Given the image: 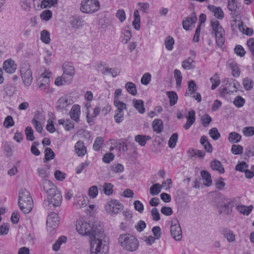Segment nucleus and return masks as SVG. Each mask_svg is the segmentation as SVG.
<instances>
[{"mask_svg": "<svg viewBox=\"0 0 254 254\" xmlns=\"http://www.w3.org/2000/svg\"><path fill=\"white\" fill-rule=\"evenodd\" d=\"M76 228L80 235L90 237L91 254H107V246L102 243L105 233L101 226L81 219L77 221Z\"/></svg>", "mask_w": 254, "mask_h": 254, "instance_id": "1", "label": "nucleus"}, {"mask_svg": "<svg viewBox=\"0 0 254 254\" xmlns=\"http://www.w3.org/2000/svg\"><path fill=\"white\" fill-rule=\"evenodd\" d=\"M18 204L24 214L29 213L33 207V201L30 192L25 189H21L19 193Z\"/></svg>", "mask_w": 254, "mask_h": 254, "instance_id": "2", "label": "nucleus"}, {"mask_svg": "<svg viewBox=\"0 0 254 254\" xmlns=\"http://www.w3.org/2000/svg\"><path fill=\"white\" fill-rule=\"evenodd\" d=\"M118 241L122 247L130 252L136 251L139 246L138 241L136 238L128 234L121 235Z\"/></svg>", "mask_w": 254, "mask_h": 254, "instance_id": "3", "label": "nucleus"}, {"mask_svg": "<svg viewBox=\"0 0 254 254\" xmlns=\"http://www.w3.org/2000/svg\"><path fill=\"white\" fill-rule=\"evenodd\" d=\"M62 201V196L60 191L57 190L47 195V199L43 202V205L46 210H53L55 207L60 206Z\"/></svg>", "mask_w": 254, "mask_h": 254, "instance_id": "4", "label": "nucleus"}, {"mask_svg": "<svg viewBox=\"0 0 254 254\" xmlns=\"http://www.w3.org/2000/svg\"><path fill=\"white\" fill-rule=\"evenodd\" d=\"M211 26L216 37V42L219 47H221L225 42V31L217 20L211 21Z\"/></svg>", "mask_w": 254, "mask_h": 254, "instance_id": "5", "label": "nucleus"}, {"mask_svg": "<svg viewBox=\"0 0 254 254\" xmlns=\"http://www.w3.org/2000/svg\"><path fill=\"white\" fill-rule=\"evenodd\" d=\"M100 8V3L98 0H82L80 10L85 13H92Z\"/></svg>", "mask_w": 254, "mask_h": 254, "instance_id": "6", "label": "nucleus"}, {"mask_svg": "<svg viewBox=\"0 0 254 254\" xmlns=\"http://www.w3.org/2000/svg\"><path fill=\"white\" fill-rule=\"evenodd\" d=\"M20 73L21 76L26 86H29L31 85L33 77L32 75V71L30 68V65L28 63L24 62L20 65Z\"/></svg>", "mask_w": 254, "mask_h": 254, "instance_id": "7", "label": "nucleus"}, {"mask_svg": "<svg viewBox=\"0 0 254 254\" xmlns=\"http://www.w3.org/2000/svg\"><path fill=\"white\" fill-rule=\"evenodd\" d=\"M124 206L116 199H111L109 201L106 206L105 209L110 214H117L123 210Z\"/></svg>", "mask_w": 254, "mask_h": 254, "instance_id": "8", "label": "nucleus"}, {"mask_svg": "<svg viewBox=\"0 0 254 254\" xmlns=\"http://www.w3.org/2000/svg\"><path fill=\"white\" fill-rule=\"evenodd\" d=\"M235 201L231 199H225L224 201L217 205L219 214L229 215L232 212Z\"/></svg>", "mask_w": 254, "mask_h": 254, "instance_id": "9", "label": "nucleus"}, {"mask_svg": "<svg viewBox=\"0 0 254 254\" xmlns=\"http://www.w3.org/2000/svg\"><path fill=\"white\" fill-rule=\"evenodd\" d=\"M170 232L172 237L174 239L178 241L181 240L182 238V229L177 219H175L172 221Z\"/></svg>", "mask_w": 254, "mask_h": 254, "instance_id": "10", "label": "nucleus"}, {"mask_svg": "<svg viewBox=\"0 0 254 254\" xmlns=\"http://www.w3.org/2000/svg\"><path fill=\"white\" fill-rule=\"evenodd\" d=\"M40 187L41 190L46 192L47 195L58 190L57 187L47 179H43L41 181Z\"/></svg>", "mask_w": 254, "mask_h": 254, "instance_id": "11", "label": "nucleus"}, {"mask_svg": "<svg viewBox=\"0 0 254 254\" xmlns=\"http://www.w3.org/2000/svg\"><path fill=\"white\" fill-rule=\"evenodd\" d=\"M64 73L63 74V80H65V76H67V82L71 81L73 76L75 74L74 68L71 63H64L63 66Z\"/></svg>", "mask_w": 254, "mask_h": 254, "instance_id": "12", "label": "nucleus"}, {"mask_svg": "<svg viewBox=\"0 0 254 254\" xmlns=\"http://www.w3.org/2000/svg\"><path fill=\"white\" fill-rule=\"evenodd\" d=\"M59 221L60 220L58 214L52 212L47 217V227L48 228L54 229L58 227Z\"/></svg>", "mask_w": 254, "mask_h": 254, "instance_id": "13", "label": "nucleus"}, {"mask_svg": "<svg viewBox=\"0 0 254 254\" xmlns=\"http://www.w3.org/2000/svg\"><path fill=\"white\" fill-rule=\"evenodd\" d=\"M227 8L231 11V15L232 18L238 17L240 16L239 13L237 11L238 8L237 0H228Z\"/></svg>", "mask_w": 254, "mask_h": 254, "instance_id": "14", "label": "nucleus"}, {"mask_svg": "<svg viewBox=\"0 0 254 254\" xmlns=\"http://www.w3.org/2000/svg\"><path fill=\"white\" fill-rule=\"evenodd\" d=\"M197 20V17L195 12L192 13L190 17H186L183 20L182 25L183 28L188 30L191 25L194 24Z\"/></svg>", "mask_w": 254, "mask_h": 254, "instance_id": "15", "label": "nucleus"}, {"mask_svg": "<svg viewBox=\"0 0 254 254\" xmlns=\"http://www.w3.org/2000/svg\"><path fill=\"white\" fill-rule=\"evenodd\" d=\"M188 116H186L187 119L186 123L184 125L183 127L186 129H189L193 125L195 120V112L192 110L189 112Z\"/></svg>", "mask_w": 254, "mask_h": 254, "instance_id": "16", "label": "nucleus"}, {"mask_svg": "<svg viewBox=\"0 0 254 254\" xmlns=\"http://www.w3.org/2000/svg\"><path fill=\"white\" fill-rule=\"evenodd\" d=\"M69 22L73 28L78 29L83 25L84 21L79 16L75 15L70 17Z\"/></svg>", "mask_w": 254, "mask_h": 254, "instance_id": "17", "label": "nucleus"}, {"mask_svg": "<svg viewBox=\"0 0 254 254\" xmlns=\"http://www.w3.org/2000/svg\"><path fill=\"white\" fill-rule=\"evenodd\" d=\"M3 68L7 73H13L16 69V65L13 60H7L4 61Z\"/></svg>", "mask_w": 254, "mask_h": 254, "instance_id": "18", "label": "nucleus"}, {"mask_svg": "<svg viewBox=\"0 0 254 254\" xmlns=\"http://www.w3.org/2000/svg\"><path fill=\"white\" fill-rule=\"evenodd\" d=\"M80 114V107L78 105H73L70 111V116L71 119L73 120L76 122L79 121V115Z\"/></svg>", "mask_w": 254, "mask_h": 254, "instance_id": "19", "label": "nucleus"}, {"mask_svg": "<svg viewBox=\"0 0 254 254\" xmlns=\"http://www.w3.org/2000/svg\"><path fill=\"white\" fill-rule=\"evenodd\" d=\"M75 150L79 156L82 157L86 153V148L81 140L78 141L75 145Z\"/></svg>", "mask_w": 254, "mask_h": 254, "instance_id": "20", "label": "nucleus"}, {"mask_svg": "<svg viewBox=\"0 0 254 254\" xmlns=\"http://www.w3.org/2000/svg\"><path fill=\"white\" fill-rule=\"evenodd\" d=\"M204 185L205 186L209 187L212 184V179L210 173L206 170H202L200 172Z\"/></svg>", "mask_w": 254, "mask_h": 254, "instance_id": "21", "label": "nucleus"}, {"mask_svg": "<svg viewBox=\"0 0 254 254\" xmlns=\"http://www.w3.org/2000/svg\"><path fill=\"white\" fill-rule=\"evenodd\" d=\"M200 143L203 146L204 148L207 152H212V146L209 142L207 136L205 135L202 136L200 139Z\"/></svg>", "mask_w": 254, "mask_h": 254, "instance_id": "22", "label": "nucleus"}, {"mask_svg": "<svg viewBox=\"0 0 254 254\" xmlns=\"http://www.w3.org/2000/svg\"><path fill=\"white\" fill-rule=\"evenodd\" d=\"M70 103L65 96L61 97L57 103L56 109L57 110L63 109L66 107Z\"/></svg>", "mask_w": 254, "mask_h": 254, "instance_id": "23", "label": "nucleus"}, {"mask_svg": "<svg viewBox=\"0 0 254 254\" xmlns=\"http://www.w3.org/2000/svg\"><path fill=\"white\" fill-rule=\"evenodd\" d=\"M210 166L212 170L218 171L220 173H224L225 172L224 168L219 161L214 160L210 163Z\"/></svg>", "mask_w": 254, "mask_h": 254, "instance_id": "24", "label": "nucleus"}, {"mask_svg": "<svg viewBox=\"0 0 254 254\" xmlns=\"http://www.w3.org/2000/svg\"><path fill=\"white\" fill-rule=\"evenodd\" d=\"M152 127L154 131L159 133L163 130V124L160 119H155L152 123Z\"/></svg>", "mask_w": 254, "mask_h": 254, "instance_id": "25", "label": "nucleus"}, {"mask_svg": "<svg viewBox=\"0 0 254 254\" xmlns=\"http://www.w3.org/2000/svg\"><path fill=\"white\" fill-rule=\"evenodd\" d=\"M101 72L104 75L111 74L112 77H115L120 73V71L117 68L105 67L101 70Z\"/></svg>", "mask_w": 254, "mask_h": 254, "instance_id": "26", "label": "nucleus"}, {"mask_svg": "<svg viewBox=\"0 0 254 254\" xmlns=\"http://www.w3.org/2000/svg\"><path fill=\"white\" fill-rule=\"evenodd\" d=\"M236 208L240 213L245 215H248L252 212L253 207L252 205L246 206L245 205H238L237 206Z\"/></svg>", "mask_w": 254, "mask_h": 254, "instance_id": "27", "label": "nucleus"}, {"mask_svg": "<svg viewBox=\"0 0 254 254\" xmlns=\"http://www.w3.org/2000/svg\"><path fill=\"white\" fill-rule=\"evenodd\" d=\"M133 105L135 108L140 114H143L145 112V108L144 107V103L142 100L133 99Z\"/></svg>", "mask_w": 254, "mask_h": 254, "instance_id": "28", "label": "nucleus"}, {"mask_svg": "<svg viewBox=\"0 0 254 254\" xmlns=\"http://www.w3.org/2000/svg\"><path fill=\"white\" fill-rule=\"evenodd\" d=\"M125 88L128 93L132 95H135L137 94L136 87L134 83L131 82H128L125 85Z\"/></svg>", "mask_w": 254, "mask_h": 254, "instance_id": "29", "label": "nucleus"}, {"mask_svg": "<svg viewBox=\"0 0 254 254\" xmlns=\"http://www.w3.org/2000/svg\"><path fill=\"white\" fill-rule=\"evenodd\" d=\"M150 139V137L149 136L137 135L135 136L134 140L140 145L144 146L146 143L147 140Z\"/></svg>", "mask_w": 254, "mask_h": 254, "instance_id": "30", "label": "nucleus"}, {"mask_svg": "<svg viewBox=\"0 0 254 254\" xmlns=\"http://www.w3.org/2000/svg\"><path fill=\"white\" fill-rule=\"evenodd\" d=\"M238 27L239 30L247 35L251 36L253 33V30L245 26L242 21L238 23Z\"/></svg>", "mask_w": 254, "mask_h": 254, "instance_id": "31", "label": "nucleus"}, {"mask_svg": "<svg viewBox=\"0 0 254 254\" xmlns=\"http://www.w3.org/2000/svg\"><path fill=\"white\" fill-rule=\"evenodd\" d=\"M66 240L67 238L65 236H62L59 237L53 245V250L55 251H58L60 248L61 245L64 243H65Z\"/></svg>", "mask_w": 254, "mask_h": 254, "instance_id": "32", "label": "nucleus"}, {"mask_svg": "<svg viewBox=\"0 0 254 254\" xmlns=\"http://www.w3.org/2000/svg\"><path fill=\"white\" fill-rule=\"evenodd\" d=\"M162 188V185L159 184H153L150 188V193L152 195H156L160 192Z\"/></svg>", "mask_w": 254, "mask_h": 254, "instance_id": "33", "label": "nucleus"}, {"mask_svg": "<svg viewBox=\"0 0 254 254\" xmlns=\"http://www.w3.org/2000/svg\"><path fill=\"white\" fill-rule=\"evenodd\" d=\"M228 139L231 143H238L241 139V135L236 132H232L229 133Z\"/></svg>", "mask_w": 254, "mask_h": 254, "instance_id": "34", "label": "nucleus"}, {"mask_svg": "<svg viewBox=\"0 0 254 254\" xmlns=\"http://www.w3.org/2000/svg\"><path fill=\"white\" fill-rule=\"evenodd\" d=\"M222 234L229 242L235 241V235L231 230L225 229L222 231Z\"/></svg>", "mask_w": 254, "mask_h": 254, "instance_id": "35", "label": "nucleus"}, {"mask_svg": "<svg viewBox=\"0 0 254 254\" xmlns=\"http://www.w3.org/2000/svg\"><path fill=\"white\" fill-rule=\"evenodd\" d=\"M167 94L170 99V105H174L178 101V96L174 91H168Z\"/></svg>", "mask_w": 254, "mask_h": 254, "instance_id": "36", "label": "nucleus"}, {"mask_svg": "<svg viewBox=\"0 0 254 254\" xmlns=\"http://www.w3.org/2000/svg\"><path fill=\"white\" fill-rule=\"evenodd\" d=\"M174 43V39L172 37L170 36H168L165 40V47L169 51H171L173 50Z\"/></svg>", "mask_w": 254, "mask_h": 254, "instance_id": "37", "label": "nucleus"}, {"mask_svg": "<svg viewBox=\"0 0 254 254\" xmlns=\"http://www.w3.org/2000/svg\"><path fill=\"white\" fill-rule=\"evenodd\" d=\"M193 62H194V60L191 57H189L182 62V66L186 69L193 68L194 66L192 65L191 63Z\"/></svg>", "mask_w": 254, "mask_h": 254, "instance_id": "38", "label": "nucleus"}, {"mask_svg": "<svg viewBox=\"0 0 254 254\" xmlns=\"http://www.w3.org/2000/svg\"><path fill=\"white\" fill-rule=\"evenodd\" d=\"M229 66L232 70V75L234 77H239L240 75V70L237 64L235 62H232L230 64Z\"/></svg>", "mask_w": 254, "mask_h": 254, "instance_id": "39", "label": "nucleus"}, {"mask_svg": "<svg viewBox=\"0 0 254 254\" xmlns=\"http://www.w3.org/2000/svg\"><path fill=\"white\" fill-rule=\"evenodd\" d=\"M41 40L45 44H49L51 39L50 33L46 30H44L41 32Z\"/></svg>", "mask_w": 254, "mask_h": 254, "instance_id": "40", "label": "nucleus"}, {"mask_svg": "<svg viewBox=\"0 0 254 254\" xmlns=\"http://www.w3.org/2000/svg\"><path fill=\"white\" fill-rule=\"evenodd\" d=\"M55 157V154L51 148H46L45 149V158L46 161L53 159Z\"/></svg>", "mask_w": 254, "mask_h": 254, "instance_id": "41", "label": "nucleus"}, {"mask_svg": "<svg viewBox=\"0 0 254 254\" xmlns=\"http://www.w3.org/2000/svg\"><path fill=\"white\" fill-rule=\"evenodd\" d=\"M178 139V135L177 133H173L169 138L168 141V145L169 147L174 148L176 145V143Z\"/></svg>", "mask_w": 254, "mask_h": 254, "instance_id": "42", "label": "nucleus"}, {"mask_svg": "<svg viewBox=\"0 0 254 254\" xmlns=\"http://www.w3.org/2000/svg\"><path fill=\"white\" fill-rule=\"evenodd\" d=\"M209 135L214 140H217L220 137V133L216 127L210 129L209 131Z\"/></svg>", "mask_w": 254, "mask_h": 254, "instance_id": "43", "label": "nucleus"}, {"mask_svg": "<svg viewBox=\"0 0 254 254\" xmlns=\"http://www.w3.org/2000/svg\"><path fill=\"white\" fill-rule=\"evenodd\" d=\"M243 84L246 90H250L253 87V81L249 77H246L243 80Z\"/></svg>", "mask_w": 254, "mask_h": 254, "instance_id": "44", "label": "nucleus"}, {"mask_svg": "<svg viewBox=\"0 0 254 254\" xmlns=\"http://www.w3.org/2000/svg\"><path fill=\"white\" fill-rule=\"evenodd\" d=\"M113 185L110 183H106L103 185V191L105 194L110 195L113 193Z\"/></svg>", "mask_w": 254, "mask_h": 254, "instance_id": "45", "label": "nucleus"}, {"mask_svg": "<svg viewBox=\"0 0 254 254\" xmlns=\"http://www.w3.org/2000/svg\"><path fill=\"white\" fill-rule=\"evenodd\" d=\"M37 171L39 176L43 179H47L50 176V172L44 168H39Z\"/></svg>", "mask_w": 254, "mask_h": 254, "instance_id": "46", "label": "nucleus"}, {"mask_svg": "<svg viewBox=\"0 0 254 254\" xmlns=\"http://www.w3.org/2000/svg\"><path fill=\"white\" fill-rule=\"evenodd\" d=\"M25 132L28 140L33 141L35 139V137L33 135L34 131L31 127H27L25 129Z\"/></svg>", "mask_w": 254, "mask_h": 254, "instance_id": "47", "label": "nucleus"}, {"mask_svg": "<svg viewBox=\"0 0 254 254\" xmlns=\"http://www.w3.org/2000/svg\"><path fill=\"white\" fill-rule=\"evenodd\" d=\"M212 121L211 117L208 114H204L201 118L202 125L204 127H207Z\"/></svg>", "mask_w": 254, "mask_h": 254, "instance_id": "48", "label": "nucleus"}, {"mask_svg": "<svg viewBox=\"0 0 254 254\" xmlns=\"http://www.w3.org/2000/svg\"><path fill=\"white\" fill-rule=\"evenodd\" d=\"M52 17V12L50 10H45L40 14V17L42 20L49 21Z\"/></svg>", "mask_w": 254, "mask_h": 254, "instance_id": "49", "label": "nucleus"}, {"mask_svg": "<svg viewBox=\"0 0 254 254\" xmlns=\"http://www.w3.org/2000/svg\"><path fill=\"white\" fill-rule=\"evenodd\" d=\"M214 76H216V77L214 78V77H212L210 78V81L212 83V86L211 87L212 90L216 89L220 83V81L218 79V74L217 73L215 74Z\"/></svg>", "mask_w": 254, "mask_h": 254, "instance_id": "50", "label": "nucleus"}, {"mask_svg": "<svg viewBox=\"0 0 254 254\" xmlns=\"http://www.w3.org/2000/svg\"><path fill=\"white\" fill-rule=\"evenodd\" d=\"M104 139L102 137H98L96 138L93 145V148L95 151H99L101 145L103 143Z\"/></svg>", "mask_w": 254, "mask_h": 254, "instance_id": "51", "label": "nucleus"}, {"mask_svg": "<svg viewBox=\"0 0 254 254\" xmlns=\"http://www.w3.org/2000/svg\"><path fill=\"white\" fill-rule=\"evenodd\" d=\"M245 103V99L239 96L236 97L233 101L234 104L238 108H241L243 106Z\"/></svg>", "mask_w": 254, "mask_h": 254, "instance_id": "52", "label": "nucleus"}, {"mask_svg": "<svg viewBox=\"0 0 254 254\" xmlns=\"http://www.w3.org/2000/svg\"><path fill=\"white\" fill-rule=\"evenodd\" d=\"M14 125L13 118L11 116H7L4 121L3 125L6 128H9Z\"/></svg>", "mask_w": 254, "mask_h": 254, "instance_id": "53", "label": "nucleus"}, {"mask_svg": "<svg viewBox=\"0 0 254 254\" xmlns=\"http://www.w3.org/2000/svg\"><path fill=\"white\" fill-rule=\"evenodd\" d=\"M243 148L240 145H233L231 148V152L232 153L238 155L243 153Z\"/></svg>", "mask_w": 254, "mask_h": 254, "instance_id": "54", "label": "nucleus"}, {"mask_svg": "<svg viewBox=\"0 0 254 254\" xmlns=\"http://www.w3.org/2000/svg\"><path fill=\"white\" fill-rule=\"evenodd\" d=\"M98 193V190L96 186L91 187L88 190V195L92 198H95Z\"/></svg>", "mask_w": 254, "mask_h": 254, "instance_id": "55", "label": "nucleus"}, {"mask_svg": "<svg viewBox=\"0 0 254 254\" xmlns=\"http://www.w3.org/2000/svg\"><path fill=\"white\" fill-rule=\"evenodd\" d=\"M114 105L117 107V110L116 111H123L124 110L126 109V104L120 100H114Z\"/></svg>", "mask_w": 254, "mask_h": 254, "instance_id": "56", "label": "nucleus"}, {"mask_svg": "<svg viewBox=\"0 0 254 254\" xmlns=\"http://www.w3.org/2000/svg\"><path fill=\"white\" fill-rule=\"evenodd\" d=\"M137 5L139 6L137 10L144 13H147L149 7V4L147 2H138Z\"/></svg>", "mask_w": 254, "mask_h": 254, "instance_id": "57", "label": "nucleus"}, {"mask_svg": "<svg viewBox=\"0 0 254 254\" xmlns=\"http://www.w3.org/2000/svg\"><path fill=\"white\" fill-rule=\"evenodd\" d=\"M116 113L114 115V119L116 123H120L124 119L123 111H116Z\"/></svg>", "mask_w": 254, "mask_h": 254, "instance_id": "58", "label": "nucleus"}, {"mask_svg": "<svg viewBox=\"0 0 254 254\" xmlns=\"http://www.w3.org/2000/svg\"><path fill=\"white\" fill-rule=\"evenodd\" d=\"M235 52L239 56L242 57L246 54V51L241 45H237L235 48Z\"/></svg>", "mask_w": 254, "mask_h": 254, "instance_id": "59", "label": "nucleus"}, {"mask_svg": "<svg viewBox=\"0 0 254 254\" xmlns=\"http://www.w3.org/2000/svg\"><path fill=\"white\" fill-rule=\"evenodd\" d=\"M117 17H118L119 20L123 22H124L126 18V14L125 10L123 9H119L116 14Z\"/></svg>", "mask_w": 254, "mask_h": 254, "instance_id": "60", "label": "nucleus"}, {"mask_svg": "<svg viewBox=\"0 0 254 254\" xmlns=\"http://www.w3.org/2000/svg\"><path fill=\"white\" fill-rule=\"evenodd\" d=\"M152 232L157 240H159L161 236V230L159 226H154L152 229Z\"/></svg>", "mask_w": 254, "mask_h": 254, "instance_id": "61", "label": "nucleus"}, {"mask_svg": "<svg viewBox=\"0 0 254 254\" xmlns=\"http://www.w3.org/2000/svg\"><path fill=\"white\" fill-rule=\"evenodd\" d=\"M151 74L148 73H145L141 79V83L143 85H147L151 80Z\"/></svg>", "mask_w": 254, "mask_h": 254, "instance_id": "62", "label": "nucleus"}, {"mask_svg": "<svg viewBox=\"0 0 254 254\" xmlns=\"http://www.w3.org/2000/svg\"><path fill=\"white\" fill-rule=\"evenodd\" d=\"M115 157V155L113 153H106L103 158V161L106 163H109L111 161H112Z\"/></svg>", "mask_w": 254, "mask_h": 254, "instance_id": "63", "label": "nucleus"}, {"mask_svg": "<svg viewBox=\"0 0 254 254\" xmlns=\"http://www.w3.org/2000/svg\"><path fill=\"white\" fill-rule=\"evenodd\" d=\"M243 132L247 136H252L254 134V127H245Z\"/></svg>", "mask_w": 254, "mask_h": 254, "instance_id": "64", "label": "nucleus"}]
</instances>
